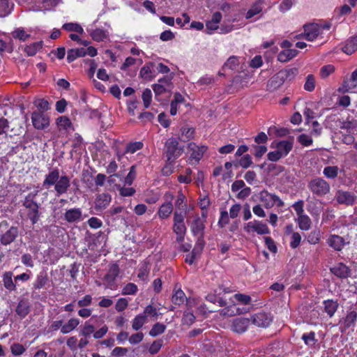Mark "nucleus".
Here are the masks:
<instances>
[{
    "mask_svg": "<svg viewBox=\"0 0 357 357\" xmlns=\"http://www.w3.org/2000/svg\"><path fill=\"white\" fill-rule=\"evenodd\" d=\"M146 320V315L139 314L136 316L132 320V327L134 330L138 331L145 324Z\"/></svg>",
    "mask_w": 357,
    "mask_h": 357,
    "instance_id": "nucleus-45",
    "label": "nucleus"
},
{
    "mask_svg": "<svg viewBox=\"0 0 357 357\" xmlns=\"http://www.w3.org/2000/svg\"><path fill=\"white\" fill-rule=\"evenodd\" d=\"M142 147H143V144L141 142H132L127 145L126 149V152L134 153L137 151L140 150Z\"/></svg>",
    "mask_w": 357,
    "mask_h": 357,
    "instance_id": "nucleus-54",
    "label": "nucleus"
},
{
    "mask_svg": "<svg viewBox=\"0 0 357 357\" xmlns=\"http://www.w3.org/2000/svg\"><path fill=\"white\" fill-rule=\"evenodd\" d=\"M258 199L266 209L271 208L275 205L278 207L284 206L283 201L278 196L269 193L266 190H263L259 193Z\"/></svg>",
    "mask_w": 357,
    "mask_h": 357,
    "instance_id": "nucleus-3",
    "label": "nucleus"
},
{
    "mask_svg": "<svg viewBox=\"0 0 357 357\" xmlns=\"http://www.w3.org/2000/svg\"><path fill=\"white\" fill-rule=\"evenodd\" d=\"M62 28L68 31H75L79 33H82L84 32L82 27L77 23H66L63 25Z\"/></svg>",
    "mask_w": 357,
    "mask_h": 357,
    "instance_id": "nucleus-49",
    "label": "nucleus"
},
{
    "mask_svg": "<svg viewBox=\"0 0 357 357\" xmlns=\"http://www.w3.org/2000/svg\"><path fill=\"white\" fill-rule=\"evenodd\" d=\"M308 188L317 197H324L331 190L330 184L320 177L312 179L308 183Z\"/></svg>",
    "mask_w": 357,
    "mask_h": 357,
    "instance_id": "nucleus-2",
    "label": "nucleus"
},
{
    "mask_svg": "<svg viewBox=\"0 0 357 357\" xmlns=\"http://www.w3.org/2000/svg\"><path fill=\"white\" fill-rule=\"evenodd\" d=\"M335 68L332 65L323 66L320 70V76L325 79L334 72Z\"/></svg>",
    "mask_w": 357,
    "mask_h": 357,
    "instance_id": "nucleus-63",
    "label": "nucleus"
},
{
    "mask_svg": "<svg viewBox=\"0 0 357 357\" xmlns=\"http://www.w3.org/2000/svg\"><path fill=\"white\" fill-rule=\"evenodd\" d=\"M186 227L185 223H174L173 225V231L176 234V241L181 243L184 240L186 232Z\"/></svg>",
    "mask_w": 357,
    "mask_h": 357,
    "instance_id": "nucleus-29",
    "label": "nucleus"
},
{
    "mask_svg": "<svg viewBox=\"0 0 357 357\" xmlns=\"http://www.w3.org/2000/svg\"><path fill=\"white\" fill-rule=\"evenodd\" d=\"M53 185L58 196L65 194L70 186V178L66 175L60 176L59 169H54L45 175L43 183V186L45 189H49Z\"/></svg>",
    "mask_w": 357,
    "mask_h": 357,
    "instance_id": "nucleus-1",
    "label": "nucleus"
},
{
    "mask_svg": "<svg viewBox=\"0 0 357 357\" xmlns=\"http://www.w3.org/2000/svg\"><path fill=\"white\" fill-rule=\"evenodd\" d=\"M335 12L337 16L339 17V19H340L342 17L346 16V15H348L349 14H350L351 12V9L349 6L345 4V5H343L342 6H341L340 8H337L335 10Z\"/></svg>",
    "mask_w": 357,
    "mask_h": 357,
    "instance_id": "nucleus-56",
    "label": "nucleus"
},
{
    "mask_svg": "<svg viewBox=\"0 0 357 357\" xmlns=\"http://www.w3.org/2000/svg\"><path fill=\"white\" fill-rule=\"evenodd\" d=\"M142 98L144 105L145 108H148L150 106L151 102V99H152L151 91L149 89H146L142 93Z\"/></svg>",
    "mask_w": 357,
    "mask_h": 357,
    "instance_id": "nucleus-55",
    "label": "nucleus"
},
{
    "mask_svg": "<svg viewBox=\"0 0 357 357\" xmlns=\"http://www.w3.org/2000/svg\"><path fill=\"white\" fill-rule=\"evenodd\" d=\"M11 36L15 39H18L21 41H25L30 37L31 35L24 29V28L19 27L12 31Z\"/></svg>",
    "mask_w": 357,
    "mask_h": 357,
    "instance_id": "nucleus-37",
    "label": "nucleus"
},
{
    "mask_svg": "<svg viewBox=\"0 0 357 357\" xmlns=\"http://www.w3.org/2000/svg\"><path fill=\"white\" fill-rule=\"evenodd\" d=\"M262 4L263 1L261 0L257 1L255 3H253L250 8L246 13L245 18L252 19L255 15L259 14L263 9Z\"/></svg>",
    "mask_w": 357,
    "mask_h": 357,
    "instance_id": "nucleus-31",
    "label": "nucleus"
},
{
    "mask_svg": "<svg viewBox=\"0 0 357 357\" xmlns=\"http://www.w3.org/2000/svg\"><path fill=\"white\" fill-rule=\"evenodd\" d=\"M190 229L192 234L195 236H197V243L199 245H200V249H202L204 246L203 236L204 225L203 221L201 220V218L197 214H196V215L194 217V220L190 223Z\"/></svg>",
    "mask_w": 357,
    "mask_h": 357,
    "instance_id": "nucleus-7",
    "label": "nucleus"
},
{
    "mask_svg": "<svg viewBox=\"0 0 357 357\" xmlns=\"http://www.w3.org/2000/svg\"><path fill=\"white\" fill-rule=\"evenodd\" d=\"M296 222L300 229L307 231L311 228L312 222L308 215L303 214L298 216Z\"/></svg>",
    "mask_w": 357,
    "mask_h": 357,
    "instance_id": "nucleus-32",
    "label": "nucleus"
},
{
    "mask_svg": "<svg viewBox=\"0 0 357 357\" xmlns=\"http://www.w3.org/2000/svg\"><path fill=\"white\" fill-rule=\"evenodd\" d=\"M229 215L226 210L221 211L220 212V218L218 221V225L221 227H224L227 225L229 222Z\"/></svg>",
    "mask_w": 357,
    "mask_h": 357,
    "instance_id": "nucleus-62",
    "label": "nucleus"
},
{
    "mask_svg": "<svg viewBox=\"0 0 357 357\" xmlns=\"http://www.w3.org/2000/svg\"><path fill=\"white\" fill-rule=\"evenodd\" d=\"M240 64L239 58L236 56H230L222 66V69L236 70Z\"/></svg>",
    "mask_w": 357,
    "mask_h": 357,
    "instance_id": "nucleus-38",
    "label": "nucleus"
},
{
    "mask_svg": "<svg viewBox=\"0 0 357 357\" xmlns=\"http://www.w3.org/2000/svg\"><path fill=\"white\" fill-rule=\"evenodd\" d=\"M357 50V35L349 38L344 46L342 51L347 54H351Z\"/></svg>",
    "mask_w": 357,
    "mask_h": 357,
    "instance_id": "nucleus-25",
    "label": "nucleus"
},
{
    "mask_svg": "<svg viewBox=\"0 0 357 357\" xmlns=\"http://www.w3.org/2000/svg\"><path fill=\"white\" fill-rule=\"evenodd\" d=\"M112 200L111 195L108 193H102L96 196L95 199V209L96 211H102L106 208Z\"/></svg>",
    "mask_w": 357,
    "mask_h": 357,
    "instance_id": "nucleus-19",
    "label": "nucleus"
},
{
    "mask_svg": "<svg viewBox=\"0 0 357 357\" xmlns=\"http://www.w3.org/2000/svg\"><path fill=\"white\" fill-rule=\"evenodd\" d=\"M11 10L9 0H0V17L8 15Z\"/></svg>",
    "mask_w": 357,
    "mask_h": 357,
    "instance_id": "nucleus-52",
    "label": "nucleus"
},
{
    "mask_svg": "<svg viewBox=\"0 0 357 357\" xmlns=\"http://www.w3.org/2000/svg\"><path fill=\"white\" fill-rule=\"evenodd\" d=\"M222 20V14L220 12H215L213 14L212 17L208 20L206 24V33L212 34L215 30L219 28V24Z\"/></svg>",
    "mask_w": 357,
    "mask_h": 357,
    "instance_id": "nucleus-20",
    "label": "nucleus"
},
{
    "mask_svg": "<svg viewBox=\"0 0 357 357\" xmlns=\"http://www.w3.org/2000/svg\"><path fill=\"white\" fill-rule=\"evenodd\" d=\"M47 281V276L45 273H40L36 278V280L33 284V287L35 289H41L43 288Z\"/></svg>",
    "mask_w": 357,
    "mask_h": 357,
    "instance_id": "nucleus-47",
    "label": "nucleus"
},
{
    "mask_svg": "<svg viewBox=\"0 0 357 357\" xmlns=\"http://www.w3.org/2000/svg\"><path fill=\"white\" fill-rule=\"evenodd\" d=\"M119 267L116 264H112L109 266L108 272L103 278L106 288L110 289L116 288L115 281L119 276Z\"/></svg>",
    "mask_w": 357,
    "mask_h": 357,
    "instance_id": "nucleus-9",
    "label": "nucleus"
},
{
    "mask_svg": "<svg viewBox=\"0 0 357 357\" xmlns=\"http://www.w3.org/2000/svg\"><path fill=\"white\" fill-rule=\"evenodd\" d=\"M252 164V160L250 155L246 154L239 160V165L243 168H248Z\"/></svg>",
    "mask_w": 357,
    "mask_h": 357,
    "instance_id": "nucleus-64",
    "label": "nucleus"
},
{
    "mask_svg": "<svg viewBox=\"0 0 357 357\" xmlns=\"http://www.w3.org/2000/svg\"><path fill=\"white\" fill-rule=\"evenodd\" d=\"M152 63H149L144 65L140 70V77L146 81L152 80L155 77L154 72L152 70Z\"/></svg>",
    "mask_w": 357,
    "mask_h": 357,
    "instance_id": "nucleus-27",
    "label": "nucleus"
},
{
    "mask_svg": "<svg viewBox=\"0 0 357 357\" xmlns=\"http://www.w3.org/2000/svg\"><path fill=\"white\" fill-rule=\"evenodd\" d=\"M186 211H178L176 210L174 213V223H185L184 219L185 217Z\"/></svg>",
    "mask_w": 357,
    "mask_h": 357,
    "instance_id": "nucleus-60",
    "label": "nucleus"
},
{
    "mask_svg": "<svg viewBox=\"0 0 357 357\" xmlns=\"http://www.w3.org/2000/svg\"><path fill=\"white\" fill-rule=\"evenodd\" d=\"M164 198L165 202L160 206L158 211V215L160 219L168 218L173 211V205L172 204L174 198L173 194L169 192H166Z\"/></svg>",
    "mask_w": 357,
    "mask_h": 357,
    "instance_id": "nucleus-10",
    "label": "nucleus"
},
{
    "mask_svg": "<svg viewBox=\"0 0 357 357\" xmlns=\"http://www.w3.org/2000/svg\"><path fill=\"white\" fill-rule=\"evenodd\" d=\"M138 291L137 286L132 282L126 284L122 289L123 295H135Z\"/></svg>",
    "mask_w": 357,
    "mask_h": 357,
    "instance_id": "nucleus-51",
    "label": "nucleus"
},
{
    "mask_svg": "<svg viewBox=\"0 0 357 357\" xmlns=\"http://www.w3.org/2000/svg\"><path fill=\"white\" fill-rule=\"evenodd\" d=\"M80 324L79 319L75 317L70 318L66 323L63 324L61 333L68 334L74 331Z\"/></svg>",
    "mask_w": 357,
    "mask_h": 357,
    "instance_id": "nucleus-24",
    "label": "nucleus"
},
{
    "mask_svg": "<svg viewBox=\"0 0 357 357\" xmlns=\"http://www.w3.org/2000/svg\"><path fill=\"white\" fill-rule=\"evenodd\" d=\"M13 274L11 271H6L3 274V283L4 287L9 291L16 290L17 284L13 280Z\"/></svg>",
    "mask_w": 357,
    "mask_h": 357,
    "instance_id": "nucleus-23",
    "label": "nucleus"
},
{
    "mask_svg": "<svg viewBox=\"0 0 357 357\" xmlns=\"http://www.w3.org/2000/svg\"><path fill=\"white\" fill-rule=\"evenodd\" d=\"M42 48V42L33 43L24 47V52L28 56L35 55Z\"/></svg>",
    "mask_w": 357,
    "mask_h": 357,
    "instance_id": "nucleus-41",
    "label": "nucleus"
},
{
    "mask_svg": "<svg viewBox=\"0 0 357 357\" xmlns=\"http://www.w3.org/2000/svg\"><path fill=\"white\" fill-rule=\"evenodd\" d=\"M326 243L329 247L336 251L342 250L349 243L344 237L336 234H330L326 239Z\"/></svg>",
    "mask_w": 357,
    "mask_h": 357,
    "instance_id": "nucleus-11",
    "label": "nucleus"
},
{
    "mask_svg": "<svg viewBox=\"0 0 357 357\" xmlns=\"http://www.w3.org/2000/svg\"><path fill=\"white\" fill-rule=\"evenodd\" d=\"M242 313L240 311L239 308H238L235 305H230L227 307H225L220 311V314L223 316L231 317L236 314Z\"/></svg>",
    "mask_w": 357,
    "mask_h": 357,
    "instance_id": "nucleus-46",
    "label": "nucleus"
},
{
    "mask_svg": "<svg viewBox=\"0 0 357 357\" xmlns=\"http://www.w3.org/2000/svg\"><path fill=\"white\" fill-rule=\"evenodd\" d=\"M166 326L161 323H156L149 331V335L152 337H156L165 332Z\"/></svg>",
    "mask_w": 357,
    "mask_h": 357,
    "instance_id": "nucleus-48",
    "label": "nucleus"
},
{
    "mask_svg": "<svg viewBox=\"0 0 357 357\" xmlns=\"http://www.w3.org/2000/svg\"><path fill=\"white\" fill-rule=\"evenodd\" d=\"M165 154L167 161L174 162L183 151V149L178 146V140L176 138H169L165 143Z\"/></svg>",
    "mask_w": 357,
    "mask_h": 357,
    "instance_id": "nucleus-4",
    "label": "nucleus"
},
{
    "mask_svg": "<svg viewBox=\"0 0 357 357\" xmlns=\"http://www.w3.org/2000/svg\"><path fill=\"white\" fill-rule=\"evenodd\" d=\"M335 199L338 204L352 205L356 200V196L347 191L338 190L335 195Z\"/></svg>",
    "mask_w": 357,
    "mask_h": 357,
    "instance_id": "nucleus-18",
    "label": "nucleus"
},
{
    "mask_svg": "<svg viewBox=\"0 0 357 357\" xmlns=\"http://www.w3.org/2000/svg\"><path fill=\"white\" fill-rule=\"evenodd\" d=\"M18 235V229L17 227H11L6 233L1 237V243L3 245H9L15 241Z\"/></svg>",
    "mask_w": 357,
    "mask_h": 357,
    "instance_id": "nucleus-22",
    "label": "nucleus"
},
{
    "mask_svg": "<svg viewBox=\"0 0 357 357\" xmlns=\"http://www.w3.org/2000/svg\"><path fill=\"white\" fill-rule=\"evenodd\" d=\"M82 213L80 208H74L67 210L64 214L65 220L68 222H79L82 220Z\"/></svg>",
    "mask_w": 357,
    "mask_h": 357,
    "instance_id": "nucleus-21",
    "label": "nucleus"
},
{
    "mask_svg": "<svg viewBox=\"0 0 357 357\" xmlns=\"http://www.w3.org/2000/svg\"><path fill=\"white\" fill-rule=\"evenodd\" d=\"M222 292L229 293L231 292V291L228 290L227 288L220 287L218 289L214 291V293L208 294L206 296V299L212 303H218V305L220 307L225 306L227 304V303L221 297V294Z\"/></svg>",
    "mask_w": 357,
    "mask_h": 357,
    "instance_id": "nucleus-13",
    "label": "nucleus"
},
{
    "mask_svg": "<svg viewBox=\"0 0 357 357\" xmlns=\"http://www.w3.org/2000/svg\"><path fill=\"white\" fill-rule=\"evenodd\" d=\"M94 326L87 321L82 326L79 334L84 337H90L91 335L94 333Z\"/></svg>",
    "mask_w": 357,
    "mask_h": 357,
    "instance_id": "nucleus-40",
    "label": "nucleus"
},
{
    "mask_svg": "<svg viewBox=\"0 0 357 357\" xmlns=\"http://www.w3.org/2000/svg\"><path fill=\"white\" fill-rule=\"evenodd\" d=\"M321 27L319 24L312 23L303 26V33L298 38H303L308 41H314L321 36Z\"/></svg>",
    "mask_w": 357,
    "mask_h": 357,
    "instance_id": "nucleus-6",
    "label": "nucleus"
},
{
    "mask_svg": "<svg viewBox=\"0 0 357 357\" xmlns=\"http://www.w3.org/2000/svg\"><path fill=\"white\" fill-rule=\"evenodd\" d=\"M57 126L60 130H68L72 128L70 120L66 116H60L57 119Z\"/></svg>",
    "mask_w": 357,
    "mask_h": 357,
    "instance_id": "nucleus-43",
    "label": "nucleus"
},
{
    "mask_svg": "<svg viewBox=\"0 0 357 357\" xmlns=\"http://www.w3.org/2000/svg\"><path fill=\"white\" fill-rule=\"evenodd\" d=\"M25 348L23 345L19 343H15L11 345L10 351L14 356H20L25 351Z\"/></svg>",
    "mask_w": 357,
    "mask_h": 357,
    "instance_id": "nucleus-59",
    "label": "nucleus"
},
{
    "mask_svg": "<svg viewBox=\"0 0 357 357\" xmlns=\"http://www.w3.org/2000/svg\"><path fill=\"white\" fill-rule=\"evenodd\" d=\"M188 149L191 152L190 159L198 162L206 151L207 146L204 145L198 146L195 143L190 142L188 144Z\"/></svg>",
    "mask_w": 357,
    "mask_h": 357,
    "instance_id": "nucleus-12",
    "label": "nucleus"
},
{
    "mask_svg": "<svg viewBox=\"0 0 357 357\" xmlns=\"http://www.w3.org/2000/svg\"><path fill=\"white\" fill-rule=\"evenodd\" d=\"M271 147L272 149H275V150H276L280 155L284 158L291 151L293 148V144L288 140H282L280 142H273Z\"/></svg>",
    "mask_w": 357,
    "mask_h": 357,
    "instance_id": "nucleus-16",
    "label": "nucleus"
},
{
    "mask_svg": "<svg viewBox=\"0 0 357 357\" xmlns=\"http://www.w3.org/2000/svg\"><path fill=\"white\" fill-rule=\"evenodd\" d=\"M356 320L357 312L356 310H351L340 321L341 331H344L349 328L355 327Z\"/></svg>",
    "mask_w": 357,
    "mask_h": 357,
    "instance_id": "nucleus-15",
    "label": "nucleus"
},
{
    "mask_svg": "<svg viewBox=\"0 0 357 357\" xmlns=\"http://www.w3.org/2000/svg\"><path fill=\"white\" fill-rule=\"evenodd\" d=\"M339 169L337 166H327L323 170V174L328 178L333 179L337 176Z\"/></svg>",
    "mask_w": 357,
    "mask_h": 357,
    "instance_id": "nucleus-42",
    "label": "nucleus"
},
{
    "mask_svg": "<svg viewBox=\"0 0 357 357\" xmlns=\"http://www.w3.org/2000/svg\"><path fill=\"white\" fill-rule=\"evenodd\" d=\"M315 88V79L312 75H308L306 77V81L304 84L305 90L307 91H312Z\"/></svg>",
    "mask_w": 357,
    "mask_h": 357,
    "instance_id": "nucleus-53",
    "label": "nucleus"
},
{
    "mask_svg": "<svg viewBox=\"0 0 357 357\" xmlns=\"http://www.w3.org/2000/svg\"><path fill=\"white\" fill-rule=\"evenodd\" d=\"M185 300V295L181 289L176 291L172 298V303L177 305L183 304Z\"/></svg>",
    "mask_w": 357,
    "mask_h": 357,
    "instance_id": "nucleus-44",
    "label": "nucleus"
},
{
    "mask_svg": "<svg viewBox=\"0 0 357 357\" xmlns=\"http://www.w3.org/2000/svg\"><path fill=\"white\" fill-rule=\"evenodd\" d=\"M29 303L27 301L21 300L17 306L16 313L22 318L25 317L29 312Z\"/></svg>",
    "mask_w": 357,
    "mask_h": 357,
    "instance_id": "nucleus-35",
    "label": "nucleus"
},
{
    "mask_svg": "<svg viewBox=\"0 0 357 357\" xmlns=\"http://www.w3.org/2000/svg\"><path fill=\"white\" fill-rule=\"evenodd\" d=\"M333 273L339 278H347L349 275V268L343 264H339L332 269Z\"/></svg>",
    "mask_w": 357,
    "mask_h": 357,
    "instance_id": "nucleus-36",
    "label": "nucleus"
},
{
    "mask_svg": "<svg viewBox=\"0 0 357 357\" xmlns=\"http://www.w3.org/2000/svg\"><path fill=\"white\" fill-rule=\"evenodd\" d=\"M243 230L248 234L256 233L258 235L269 234L271 232L268 225L258 220L245 223L243 226Z\"/></svg>",
    "mask_w": 357,
    "mask_h": 357,
    "instance_id": "nucleus-5",
    "label": "nucleus"
},
{
    "mask_svg": "<svg viewBox=\"0 0 357 357\" xmlns=\"http://www.w3.org/2000/svg\"><path fill=\"white\" fill-rule=\"evenodd\" d=\"M149 269L150 268L148 264H143L139 268V272L137 274L138 278L142 281L147 280L149 274Z\"/></svg>",
    "mask_w": 357,
    "mask_h": 357,
    "instance_id": "nucleus-50",
    "label": "nucleus"
},
{
    "mask_svg": "<svg viewBox=\"0 0 357 357\" xmlns=\"http://www.w3.org/2000/svg\"><path fill=\"white\" fill-rule=\"evenodd\" d=\"M297 139L298 142L304 146H309L312 144V137L306 134L300 135Z\"/></svg>",
    "mask_w": 357,
    "mask_h": 357,
    "instance_id": "nucleus-58",
    "label": "nucleus"
},
{
    "mask_svg": "<svg viewBox=\"0 0 357 357\" xmlns=\"http://www.w3.org/2000/svg\"><path fill=\"white\" fill-rule=\"evenodd\" d=\"M357 86V68L351 73V77L344 81L342 85L344 91H351Z\"/></svg>",
    "mask_w": 357,
    "mask_h": 357,
    "instance_id": "nucleus-26",
    "label": "nucleus"
},
{
    "mask_svg": "<svg viewBox=\"0 0 357 357\" xmlns=\"http://www.w3.org/2000/svg\"><path fill=\"white\" fill-rule=\"evenodd\" d=\"M195 320V316L194 314L189 310L184 312L182 321L183 324L191 325Z\"/></svg>",
    "mask_w": 357,
    "mask_h": 357,
    "instance_id": "nucleus-57",
    "label": "nucleus"
},
{
    "mask_svg": "<svg viewBox=\"0 0 357 357\" xmlns=\"http://www.w3.org/2000/svg\"><path fill=\"white\" fill-rule=\"evenodd\" d=\"M186 197L183 194L182 192H179L176 198V200L175 202V206L176 208V210L178 211H190V208L192 209V206H189L188 208L186 204Z\"/></svg>",
    "mask_w": 357,
    "mask_h": 357,
    "instance_id": "nucleus-33",
    "label": "nucleus"
},
{
    "mask_svg": "<svg viewBox=\"0 0 357 357\" xmlns=\"http://www.w3.org/2000/svg\"><path fill=\"white\" fill-rule=\"evenodd\" d=\"M89 33L93 40L96 42L104 41L109 37V32L107 30L102 29H96L90 31Z\"/></svg>",
    "mask_w": 357,
    "mask_h": 357,
    "instance_id": "nucleus-28",
    "label": "nucleus"
},
{
    "mask_svg": "<svg viewBox=\"0 0 357 357\" xmlns=\"http://www.w3.org/2000/svg\"><path fill=\"white\" fill-rule=\"evenodd\" d=\"M250 324V320L245 317H237L233 319L231 329L236 333L245 332Z\"/></svg>",
    "mask_w": 357,
    "mask_h": 357,
    "instance_id": "nucleus-14",
    "label": "nucleus"
},
{
    "mask_svg": "<svg viewBox=\"0 0 357 357\" xmlns=\"http://www.w3.org/2000/svg\"><path fill=\"white\" fill-rule=\"evenodd\" d=\"M337 307L338 304L335 301H333L332 300L324 301L325 312L328 314L330 317L334 315V314L337 311Z\"/></svg>",
    "mask_w": 357,
    "mask_h": 357,
    "instance_id": "nucleus-39",
    "label": "nucleus"
},
{
    "mask_svg": "<svg viewBox=\"0 0 357 357\" xmlns=\"http://www.w3.org/2000/svg\"><path fill=\"white\" fill-rule=\"evenodd\" d=\"M85 56L84 48H75L70 49L68 51L67 60L69 63L74 61L78 57H83Z\"/></svg>",
    "mask_w": 357,
    "mask_h": 357,
    "instance_id": "nucleus-34",
    "label": "nucleus"
},
{
    "mask_svg": "<svg viewBox=\"0 0 357 357\" xmlns=\"http://www.w3.org/2000/svg\"><path fill=\"white\" fill-rule=\"evenodd\" d=\"M301 236L298 232H293L291 236L290 246L291 248H296L301 243Z\"/></svg>",
    "mask_w": 357,
    "mask_h": 357,
    "instance_id": "nucleus-61",
    "label": "nucleus"
},
{
    "mask_svg": "<svg viewBox=\"0 0 357 357\" xmlns=\"http://www.w3.org/2000/svg\"><path fill=\"white\" fill-rule=\"evenodd\" d=\"M31 121L33 127L38 130H43L50 125V119L44 112L34 111L31 114Z\"/></svg>",
    "mask_w": 357,
    "mask_h": 357,
    "instance_id": "nucleus-8",
    "label": "nucleus"
},
{
    "mask_svg": "<svg viewBox=\"0 0 357 357\" xmlns=\"http://www.w3.org/2000/svg\"><path fill=\"white\" fill-rule=\"evenodd\" d=\"M298 54V51L294 49H285L280 52L278 56V59L280 62H287Z\"/></svg>",
    "mask_w": 357,
    "mask_h": 357,
    "instance_id": "nucleus-30",
    "label": "nucleus"
},
{
    "mask_svg": "<svg viewBox=\"0 0 357 357\" xmlns=\"http://www.w3.org/2000/svg\"><path fill=\"white\" fill-rule=\"evenodd\" d=\"M271 316L265 312H259L252 317V322L259 327H267L271 322Z\"/></svg>",
    "mask_w": 357,
    "mask_h": 357,
    "instance_id": "nucleus-17",
    "label": "nucleus"
}]
</instances>
